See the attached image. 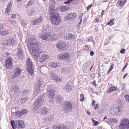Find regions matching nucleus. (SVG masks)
<instances>
[{"mask_svg": "<svg viewBox=\"0 0 129 129\" xmlns=\"http://www.w3.org/2000/svg\"><path fill=\"white\" fill-rule=\"evenodd\" d=\"M28 46L33 56L36 59H37L40 54L38 48L39 44L35 36H31L28 43Z\"/></svg>", "mask_w": 129, "mask_h": 129, "instance_id": "nucleus-1", "label": "nucleus"}, {"mask_svg": "<svg viewBox=\"0 0 129 129\" xmlns=\"http://www.w3.org/2000/svg\"><path fill=\"white\" fill-rule=\"evenodd\" d=\"M123 110V107L122 106L120 105L117 107L113 106L111 107L110 112L111 114L113 115L115 114L117 115L121 114Z\"/></svg>", "mask_w": 129, "mask_h": 129, "instance_id": "nucleus-2", "label": "nucleus"}, {"mask_svg": "<svg viewBox=\"0 0 129 129\" xmlns=\"http://www.w3.org/2000/svg\"><path fill=\"white\" fill-rule=\"evenodd\" d=\"M51 22L54 25L59 24L61 21V19L58 14H54L51 17Z\"/></svg>", "mask_w": 129, "mask_h": 129, "instance_id": "nucleus-3", "label": "nucleus"}, {"mask_svg": "<svg viewBox=\"0 0 129 129\" xmlns=\"http://www.w3.org/2000/svg\"><path fill=\"white\" fill-rule=\"evenodd\" d=\"M14 121H11V125L13 129H15L16 127L20 128H23L25 127V125L23 121L20 120H17L16 123H14Z\"/></svg>", "mask_w": 129, "mask_h": 129, "instance_id": "nucleus-4", "label": "nucleus"}, {"mask_svg": "<svg viewBox=\"0 0 129 129\" xmlns=\"http://www.w3.org/2000/svg\"><path fill=\"white\" fill-rule=\"evenodd\" d=\"M44 101V98L42 96L39 98L34 103L35 107L34 108V110L35 112H37V111H38V110L39 109V108L40 107V106Z\"/></svg>", "mask_w": 129, "mask_h": 129, "instance_id": "nucleus-5", "label": "nucleus"}, {"mask_svg": "<svg viewBox=\"0 0 129 129\" xmlns=\"http://www.w3.org/2000/svg\"><path fill=\"white\" fill-rule=\"evenodd\" d=\"M27 70L31 75L34 74V68L32 61L29 58H28L26 60Z\"/></svg>", "mask_w": 129, "mask_h": 129, "instance_id": "nucleus-6", "label": "nucleus"}, {"mask_svg": "<svg viewBox=\"0 0 129 129\" xmlns=\"http://www.w3.org/2000/svg\"><path fill=\"white\" fill-rule=\"evenodd\" d=\"M120 129H128L129 128V119L126 118L123 119L119 125Z\"/></svg>", "mask_w": 129, "mask_h": 129, "instance_id": "nucleus-7", "label": "nucleus"}, {"mask_svg": "<svg viewBox=\"0 0 129 129\" xmlns=\"http://www.w3.org/2000/svg\"><path fill=\"white\" fill-rule=\"evenodd\" d=\"M53 88L52 86H48L47 88V92L48 97L50 99V101H53L54 99V92L53 90Z\"/></svg>", "mask_w": 129, "mask_h": 129, "instance_id": "nucleus-8", "label": "nucleus"}, {"mask_svg": "<svg viewBox=\"0 0 129 129\" xmlns=\"http://www.w3.org/2000/svg\"><path fill=\"white\" fill-rule=\"evenodd\" d=\"M51 35L50 33H47L45 32V31H44V32H42L39 35V37L42 40H46L52 36Z\"/></svg>", "mask_w": 129, "mask_h": 129, "instance_id": "nucleus-9", "label": "nucleus"}, {"mask_svg": "<svg viewBox=\"0 0 129 129\" xmlns=\"http://www.w3.org/2000/svg\"><path fill=\"white\" fill-rule=\"evenodd\" d=\"M37 111V112L43 115L47 114L49 113V110L46 107L43 106L41 108L40 107L39 109Z\"/></svg>", "mask_w": 129, "mask_h": 129, "instance_id": "nucleus-10", "label": "nucleus"}, {"mask_svg": "<svg viewBox=\"0 0 129 129\" xmlns=\"http://www.w3.org/2000/svg\"><path fill=\"white\" fill-rule=\"evenodd\" d=\"M13 64L12 59L8 57L5 60V66L6 68L9 69H12Z\"/></svg>", "mask_w": 129, "mask_h": 129, "instance_id": "nucleus-11", "label": "nucleus"}, {"mask_svg": "<svg viewBox=\"0 0 129 129\" xmlns=\"http://www.w3.org/2000/svg\"><path fill=\"white\" fill-rule=\"evenodd\" d=\"M21 71V70L20 68L18 67L15 68L14 72L13 74L12 78H15L18 77Z\"/></svg>", "mask_w": 129, "mask_h": 129, "instance_id": "nucleus-12", "label": "nucleus"}, {"mask_svg": "<svg viewBox=\"0 0 129 129\" xmlns=\"http://www.w3.org/2000/svg\"><path fill=\"white\" fill-rule=\"evenodd\" d=\"M72 109V105L71 103L69 102H66L64 106L65 111L70 112L71 111Z\"/></svg>", "mask_w": 129, "mask_h": 129, "instance_id": "nucleus-13", "label": "nucleus"}, {"mask_svg": "<svg viewBox=\"0 0 129 129\" xmlns=\"http://www.w3.org/2000/svg\"><path fill=\"white\" fill-rule=\"evenodd\" d=\"M76 17V15L75 13H70L66 15L65 19L66 21L74 20Z\"/></svg>", "mask_w": 129, "mask_h": 129, "instance_id": "nucleus-14", "label": "nucleus"}, {"mask_svg": "<svg viewBox=\"0 0 129 129\" xmlns=\"http://www.w3.org/2000/svg\"><path fill=\"white\" fill-rule=\"evenodd\" d=\"M44 19L43 17L41 16L39 18L34 19L31 21V24L33 25L37 24L38 23H40L43 21Z\"/></svg>", "mask_w": 129, "mask_h": 129, "instance_id": "nucleus-15", "label": "nucleus"}, {"mask_svg": "<svg viewBox=\"0 0 129 129\" xmlns=\"http://www.w3.org/2000/svg\"><path fill=\"white\" fill-rule=\"evenodd\" d=\"M50 57V56L49 55L43 54L41 59L39 60V61L41 62L42 63L45 61L46 60L49 59Z\"/></svg>", "mask_w": 129, "mask_h": 129, "instance_id": "nucleus-16", "label": "nucleus"}, {"mask_svg": "<svg viewBox=\"0 0 129 129\" xmlns=\"http://www.w3.org/2000/svg\"><path fill=\"white\" fill-rule=\"evenodd\" d=\"M40 70L41 73L45 75L48 72V69L47 67L43 66L40 68Z\"/></svg>", "mask_w": 129, "mask_h": 129, "instance_id": "nucleus-17", "label": "nucleus"}, {"mask_svg": "<svg viewBox=\"0 0 129 129\" xmlns=\"http://www.w3.org/2000/svg\"><path fill=\"white\" fill-rule=\"evenodd\" d=\"M63 89L65 91L69 92L72 90V88L70 84H67L64 86Z\"/></svg>", "mask_w": 129, "mask_h": 129, "instance_id": "nucleus-18", "label": "nucleus"}, {"mask_svg": "<svg viewBox=\"0 0 129 129\" xmlns=\"http://www.w3.org/2000/svg\"><path fill=\"white\" fill-rule=\"evenodd\" d=\"M48 66L51 68H56L60 65V64L58 62L55 63L54 62H50L48 63Z\"/></svg>", "mask_w": 129, "mask_h": 129, "instance_id": "nucleus-19", "label": "nucleus"}, {"mask_svg": "<svg viewBox=\"0 0 129 129\" xmlns=\"http://www.w3.org/2000/svg\"><path fill=\"white\" fill-rule=\"evenodd\" d=\"M66 46V45L65 42H60L57 44V47H58L61 50L64 47Z\"/></svg>", "mask_w": 129, "mask_h": 129, "instance_id": "nucleus-20", "label": "nucleus"}, {"mask_svg": "<svg viewBox=\"0 0 129 129\" xmlns=\"http://www.w3.org/2000/svg\"><path fill=\"white\" fill-rule=\"evenodd\" d=\"M69 8V7L68 6H62L60 7L59 10L60 11L63 12L68 10Z\"/></svg>", "mask_w": 129, "mask_h": 129, "instance_id": "nucleus-21", "label": "nucleus"}, {"mask_svg": "<svg viewBox=\"0 0 129 129\" xmlns=\"http://www.w3.org/2000/svg\"><path fill=\"white\" fill-rule=\"evenodd\" d=\"M12 7V4L11 3H9L8 4L7 8L6 10V14H9V12L11 10V8Z\"/></svg>", "mask_w": 129, "mask_h": 129, "instance_id": "nucleus-22", "label": "nucleus"}, {"mask_svg": "<svg viewBox=\"0 0 129 129\" xmlns=\"http://www.w3.org/2000/svg\"><path fill=\"white\" fill-rule=\"evenodd\" d=\"M17 54L19 58H20L21 59H22L23 56V53L22 50L21 48L18 50Z\"/></svg>", "mask_w": 129, "mask_h": 129, "instance_id": "nucleus-23", "label": "nucleus"}, {"mask_svg": "<svg viewBox=\"0 0 129 129\" xmlns=\"http://www.w3.org/2000/svg\"><path fill=\"white\" fill-rule=\"evenodd\" d=\"M28 98L27 96H22V97L19 100V102L21 103H24L27 100Z\"/></svg>", "mask_w": 129, "mask_h": 129, "instance_id": "nucleus-24", "label": "nucleus"}, {"mask_svg": "<svg viewBox=\"0 0 129 129\" xmlns=\"http://www.w3.org/2000/svg\"><path fill=\"white\" fill-rule=\"evenodd\" d=\"M42 84V81L41 79H39L37 81V83L35 85V87L39 88Z\"/></svg>", "mask_w": 129, "mask_h": 129, "instance_id": "nucleus-25", "label": "nucleus"}, {"mask_svg": "<svg viewBox=\"0 0 129 129\" xmlns=\"http://www.w3.org/2000/svg\"><path fill=\"white\" fill-rule=\"evenodd\" d=\"M67 39L68 40H73L75 38V36L74 35H72L70 34H68L66 36Z\"/></svg>", "mask_w": 129, "mask_h": 129, "instance_id": "nucleus-26", "label": "nucleus"}, {"mask_svg": "<svg viewBox=\"0 0 129 129\" xmlns=\"http://www.w3.org/2000/svg\"><path fill=\"white\" fill-rule=\"evenodd\" d=\"M30 92V90L28 89H26L24 90L22 92V95L23 96H27L26 95Z\"/></svg>", "mask_w": 129, "mask_h": 129, "instance_id": "nucleus-27", "label": "nucleus"}, {"mask_svg": "<svg viewBox=\"0 0 129 129\" xmlns=\"http://www.w3.org/2000/svg\"><path fill=\"white\" fill-rule=\"evenodd\" d=\"M49 13H53V12L55 10V9L54 8V6L53 5H51L49 7Z\"/></svg>", "mask_w": 129, "mask_h": 129, "instance_id": "nucleus-28", "label": "nucleus"}, {"mask_svg": "<svg viewBox=\"0 0 129 129\" xmlns=\"http://www.w3.org/2000/svg\"><path fill=\"white\" fill-rule=\"evenodd\" d=\"M50 76L52 80H55L57 77L56 74L52 72H51L50 74Z\"/></svg>", "mask_w": 129, "mask_h": 129, "instance_id": "nucleus-29", "label": "nucleus"}, {"mask_svg": "<svg viewBox=\"0 0 129 129\" xmlns=\"http://www.w3.org/2000/svg\"><path fill=\"white\" fill-rule=\"evenodd\" d=\"M28 113V111L25 109H22L20 112L19 114L21 115H22L26 114Z\"/></svg>", "mask_w": 129, "mask_h": 129, "instance_id": "nucleus-30", "label": "nucleus"}, {"mask_svg": "<svg viewBox=\"0 0 129 129\" xmlns=\"http://www.w3.org/2000/svg\"><path fill=\"white\" fill-rule=\"evenodd\" d=\"M40 91V90L39 88L35 87L34 91V94L35 95H37Z\"/></svg>", "mask_w": 129, "mask_h": 129, "instance_id": "nucleus-31", "label": "nucleus"}, {"mask_svg": "<svg viewBox=\"0 0 129 129\" xmlns=\"http://www.w3.org/2000/svg\"><path fill=\"white\" fill-rule=\"evenodd\" d=\"M62 101L63 99L61 98L58 95L57 96L56 98V101L57 103L60 104Z\"/></svg>", "mask_w": 129, "mask_h": 129, "instance_id": "nucleus-32", "label": "nucleus"}, {"mask_svg": "<svg viewBox=\"0 0 129 129\" xmlns=\"http://www.w3.org/2000/svg\"><path fill=\"white\" fill-rule=\"evenodd\" d=\"M62 79L61 77H59L57 76L54 80L56 82L58 83H60Z\"/></svg>", "mask_w": 129, "mask_h": 129, "instance_id": "nucleus-33", "label": "nucleus"}, {"mask_svg": "<svg viewBox=\"0 0 129 129\" xmlns=\"http://www.w3.org/2000/svg\"><path fill=\"white\" fill-rule=\"evenodd\" d=\"M50 122V121L49 120L47 117L44 118L43 120V122L45 124H47L49 123Z\"/></svg>", "mask_w": 129, "mask_h": 129, "instance_id": "nucleus-34", "label": "nucleus"}, {"mask_svg": "<svg viewBox=\"0 0 129 129\" xmlns=\"http://www.w3.org/2000/svg\"><path fill=\"white\" fill-rule=\"evenodd\" d=\"M61 59L63 60H66L69 57V55L68 54H65L61 56H60Z\"/></svg>", "mask_w": 129, "mask_h": 129, "instance_id": "nucleus-35", "label": "nucleus"}, {"mask_svg": "<svg viewBox=\"0 0 129 129\" xmlns=\"http://www.w3.org/2000/svg\"><path fill=\"white\" fill-rule=\"evenodd\" d=\"M54 116L53 114H51L47 118L50 121H52L53 119L54 118Z\"/></svg>", "mask_w": 129, "mask_h": 129, "instance_id": "nucleus-36", "label": "nucleus"}, {"mask_svg": "<svg viewBox=\"0 0 129 129\" xmlns=\"http://www.w3.org/2000/svg\"><path fill=\"white\" fill-rule=\"evenodd\" d=\"M19 89V87L18 86L16 85L14 86L13 90L15 92H18Z\"/></svg>", "mask_w": 129, "mask_h": 129, "instance_id": "nucleus-37", "label": "nucleus"}, {"mask_svg": "<svg viewBox=\"0 0 129 129\" xmlns=\"http://www.w3.org/2000/svg\"><path fill=\"white\" fill-rule=\"evenodd\" d=\"M117 88L116 87H114L113 86H112L109 89V92H111L112 91H114L116 90Z\"/></svg>", "mask_w": 129, "mask_h": 129, "instance_id": "nucleus-38", "label": "nucleus"}, {"mask_svg": "<svg viewBox=\"0 0 129 129\" xmlns=\"http://www.w3.org/2000/svg\"><path fill=\"white\" fill-rule=\"evenodd\" d=\"M74 0H68L64 3L66 4H70L72 2H74Z\"/></svg>", "mask_w": 129, "mask_h": 129, "instance_id": "nucleus-39", "label": "nucleus"}, {"mask_svg": "<svg viewBox=\"0 0 129 129\" xmlns=\"http://www.w3.org/2000/svg\"><path fill=\"white\" fill-rule=\"evenodd\" d=\"M110 120L112 123H117V120L116 118H112L110 119Z\"/></svg>", "mask_w": 129, "mask_h": 129, "instance_id": "nucleus-40", "label": "nucleus"}, {"mask_svg": "<svg viewBox=\"0 0 129 129\" xmlns=\"http://www.w3.org/2000/svg\"><path fill=\"white\" fill-rule=\"evenodd\" d=\"M124 97L125 99L126 102L129 103V95H125Z\"/></svg>", "mask_w": 129, "mask_h": 129, "instance_id": "nucleus-41", "label": "nucleus"}, {"mask_svg": "<svg viewBox=\"0 0 129 129\" xmlns=\"http://www.w3.org/2000/svg\"><path fill=\"white\" fill-rule=\"evenodd\" d=\"M114 67V65L112 64L111 65L108 72L107 74H108L109 73L111 72Z\"/></svg>", "mask_w": 129, "mask_h": 129, "instance_id": "nucleus-42", "label": "nucleus"}, {"mask_svg": "<svg viewBox=\"0 0 129 129\" xmlns=\"http://www.w3.org/2000/svg\"><path fill=\"white\" fill-rule=\"evenodd\" d=\"M66 126L60 125L58 126V128L59 129H64L67 128Z\"/></svg>", "mask_w": 129, "mask_h": 129, "instance_id": "nucleus-43", "label": "nucleus"}, {"mask_svg": "<svg viewBox=\"0 0 129 129\" xmlns=\"http://www.w3.org/2000/svg\"><path fill=\"white\" fill-rule=\"evenodd\" d=\"M80 97L81 99L80 100V101H83L84 100V96L83 94H80Z\"/></svg>", "mask_w": 129, "mask_h": 129, "instance_id": "nucleus-44", "label": "nucleus"}, {"mask_svg": "<svg viewBox=\"0 0 129 129\" xmlns=\"http://www.w3.org/2000/svg\"><path fill=\"white\" fill-rule=\"evenodd\" d=\"M113 20H110L109 22L108 23V24L109 25H112V24H114L113 23Z\"/></svg>", "mask_w": 129, "mask_h": 129, "instance_id": "nucleus-45", "label": "nucleus"}, {"mask_svg": "<svg viewBox=\"0 0 129 129\" xmlns=\"http://www.w3.org/2000/svg\"><path fill=\"white\" fill-rule=\"evenodd\" d=\"M5 33V31H0V35L3 36H6V33Z\"/></svg>", "mask_w": 129, "mask_h": 129, "instance_id": "nucleus-46", "label": "nucleus"}, {"mask_svg": "<svg viewBox=\"0 0 129 129\" xmlns=\"http://www.w3.org/2000/svg\"><path fill=\"white\" fill-rule=\"evenodd\" d=\"M126 0H121L120 1V3L119 5H123L124 3H125Z\"/></svg>", "mask_w": 129, "mask_h": 129, "instance_id": "nucleus-47", "label": "nucleus"}, {"mask_svg": "<svg viewBox=\"0 0 129 129\" xmlns=\"http://www.w3.org/2000/svg\"><path fill=\"white\" fill-rule=\"evenodd\" d=\"M49 3L50 5H54L55 3V2L54 0H50Z\"/></svg>", "mask_w": 129, "mask_h": 129, "instance_id": "nucleus-48", "label": "nucleus"}, {"mask_svg": "<svg viewBox=\"0 0 129 129\" xmlns=\"http://www.w3.org/2000/svg\"><path fill=\"white\" fill-rule=\"evenodd\" d=\"M35 11L34 9H33L31 11H28V14L30 15L31 14L33 13H34Z\"/></svg>", "mask_w": 129, "mask_h": 129, "instance_id": "nucleus-49", "label": "nucleus"}, {"mask_svg": "<svg viewBox=\"0 0 129 129\" xmlns=\"http://www.w3.org/2000/svg\"><path fill=\"white\" fill-rule=\"evenodd\" d=\"M10 41L11 45L14 44L15 42V41L13 39H10Z\"/></svg>", "mask_w": 129, "mask_h": 129, "instance_id": "nucleus-50", "label": "nucleus"}, {"mask_svg": "<svg viewBox=\"0 0 129 129\" xmlns=\"http://www.w3.org/2000/svg\"><path fill=\"white\" fill-rule=\"evenodd\" d=\"M125 51V50L124 49H122L121 50L120 52L121 54L124 53Z\"/></svg>", "mask_w": 129, "mask_h": 129, "instance_id": "nucleus-51", "label": "nucleus"}, {"mask_svg": "<svg viewBox=\"0 0 129 129\" xmlns=\"http://www.w3.org/2000/svg\"><path fill=\"white\" fill-rule=\"evenodd\" d=\"M21 24L22 25L24 26H25L27 24V23L26 22L23 21H22L21 22Z\"/></svg>", "mask_w": 129, "mask_h": 129, "instance_id": "nucleus-52", "label": "nucleus"}, {"mask_svg": "<svg viewBox=\"0 0 129 129\" xmlns=\"http://www.w3.org/2000/svg\"><path fill=\"white\" fill-rule=\"evenodd\" d=\"M33 3V1H29L27 5L29 6H30Z\"/></svg>", "mask_w": 129, "mask_h": 129, "instance_id": "nucleus-53", "label": "nucleus"}, {"mask_svg": "<svg viewBox=\"0 0 129 129\" xmlns=\"http://www.w3.org/2000/svg\"><path fill=\"white\" fill-rule=\"evenodd\" d=\"M88 46H85V50H88L90 49V48L88 47Z\"/></svg>", "mask_w": 129, "mask_h": 129, "instance_id": "nucleus-54", "label": "nucleus"}, {"mask_svg": "<svg viewBox=\"0 0 129 129\" xmlns=\"http://www.w3.org/2000/svg\"><path fill=\"white\" fill-rule=\"evenodd\" d=\"M80 23H79L77 25L76 29L77 30H79L80 29Z\"/></svg>", "mask_w": 129, "mask_h": 129, "instance_id": "nucleus-55", "label": "nucleus"}, {"mask_svg": "<svg viewBox=\"0 0 129 129\" xmlns=\"http://www.w3.org/2000/svg\"><path fill=\"white\" fill-rule=\"evenodd\" d=\"M82 15H81V14L80 15V21L79 22V23H80V24L82 21Z\"/></svg>", "mask_w": 129, "mask_h": 129, "instance_id": "nucleus-56", "label": "nucleus"}, {"mask_svg": "<svg viewBox=\"0 0 129 129\" xmlns=\"http://www.w3.org/2000/svg\"><path fill=\"white\" fill-rule=\"evenodd\" d=\"M6 44L8 45H11L10 41V39L7 41L6 42Z\"/></svg>", "mask_w": 129, "mask_h": 129, "instance_id": "nucleus-57", "label": "nucleus"}, {"mask_svg": "<svg viewBox=\"0 0 129 129\" xmlns=\"http://www.w3.org/2000/svg\"><path fill=\"white\" fill-rule=\"evenodd\" d=\"M92 6V5H90L88 6L87 8V10H88Z\"/></svg>", "mask_w": 129, "mask_h": 129, "instance_id": "nucleus-58", "label": "nucleus"}, {"mask_svg": "<svg viewBox=\"0 0 129 129\" xmlns=\"http://www.w3.org/2000/svg\"><path fill=\"white\" fill-rule=\"evenodd\" d=\"M16 14H13L12 15L11 18L12 19L16 18Z\"/></svg>", "mask_w": 129, "mask_h": 129, "instance_id": "nucleus-59", "label": "nucleus"}, {"mask_svg": "<svg viewBox=\"0 0 129 129\" xmlns=\"http://www.w3.org/2000/svg\"><path fill=\"white\" fill-rule=\"evenodd\" d=\"M10 22L11 24L12 25L14 24L15 23V21H14L13 20L11 21Z\"/></svg>", "mask_w": 129, "mask_h": 129, "instance_id": "nucleus-60", "label": "nucleus"}, {"mask_svg": "<svg viewBox=\"0 0 129 129\" xmlns=\"http://www.w3.org/2000/svg\"><path fill=\"white\" fill-rule=\"evenodd\" d=\"M5 33H6V35H7L8 34H10V31L9 30H5Z\"/></svg>", "mask_w": 129, "mask_h": 129, "instance_id": "nucleus-61", "label": "nucleus"}, {"mask_svg": "<svg viewBox=\"0 0 129 129\" xmlns=\"http://www.w3.org/2000/svg\"><path fill=\"white\" fill-rule=\"evenodd\" d=\"M94 54L93 52L92 51H91L90 52V55L91 56H92Z\"/></svg>", "mask_w": 129, "mask_h": 129, "instance_id": "nucleus-62", "label": "nucleus"}, {"mask_svg": "<svg viewBox=\"0 0 129 129\" xmlns=\"http://www.w3.org/2000/svg\"><path fill=\"white\" fill-rule=\"evenodd\" d=\"M99 106V104H97L96 105V107H95V110H97V109L98 108Z\"/></svg>", "mask_w": 129, "mask_h": 129, "instance_id": "nucleus-63", "label": "nucleus"}, {"mask_svg": "<svg viewBox=\"0 0 129 129\" xmlns=\"http://www.w3.org/2000/svg\"><path fill=\"white\" fill-rule=\"evenodd\" d=\"M3 25L0 23V29L3 28Z\"/></svg>", "mask_w": 129, "mask_h": 129, "instance_id": "nucleus-64", "label": "nucleus"}]
</instances>
